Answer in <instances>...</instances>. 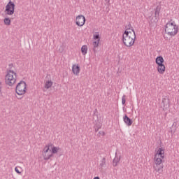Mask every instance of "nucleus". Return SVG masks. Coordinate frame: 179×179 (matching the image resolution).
<instances>
[{
  "mask_svg": "<svg viewBox=\"0 0 179 179\" xmlns=\"http://www.w3.org/2000/svg\"><path fill=\"white\" fill-rule=\"evenodd\" d=\"M157 71H158L159 73H160L161 75H163V73H164V72H166V66H164V64L158 65Z\"/></svg>",
  "mask_w": 179,
  "mask_h": 179,
  "instance_id": "12",
  "label": "nucleus"
},
{
  "mask_svg": "<svg viewBox=\"0 0 179 179\" xmlns=\"http://www.w3.org/2000/svg\"><path fill=\"white\" fill-rule=\"evenodd\" d=\"M43 157L44 160H50L51 157H54V155H52V152H51L50 150L43 149Z\"/></svg>",
  "mask_w": 179,
  "mask_h": 179,
  "instance_id": "8",
  "label": "nucleus"
},
{
  "mask_svg": "<svg viewBox=\"0 0 179 179\" xmlns=\"http://www.w3.org/2000/svg\"><path fill=\"white\" fill-rule=\"evenodd\" d=\"M120 160H121V158L118 157H115L113 161V166L115 167H116L117 164H118V163H120Z\"/></svg>",
  "mask_w": 179,
  "mask_h": 179,
  "instance_id": "21",
  "label": "nucleus"
},
{
  "mask_svg": "<svg viewBox=\"0 0 179 179\" xmlns=\"http://www.w3.org/2000/svg\"><path fill=\"white\" fill-rule=\"evenodd\" d=\"M127 29H134L133 27L131 28V24H129L127 27H126V30Z\"/></svg>",
  "mask_w": 179,
  "mask_h": 179,
  "instance_id": "29",
  "label": "nucleus"
},
{
  "mask_svg": "<svg viewBox=\"0 0 179 179\" xmlns=\"http://www.w3.org/2000/svg\"><path fill=\"white\" fill-rule=\"evenodd\" d=\"M127 96L125 95H123L122 97V104H125L126 101H127Z\"/></svg>",
  "mask_w": 179,
  "mask_h": 179,
  "instance_id": "25",
  "label": "nucleus"
},
{
  "mask_svg": "<svg viewBox=\"0 0 179 179\" xmlns=\"http://www.w3.org/2000/svg\"><path fill=\"white\" fill-rule=\"evenodd\" d=\"M159 16H160V7L157 6L155 12V19L153 20V23H155V24L159 22Z\"/></svg>",
  "mask_w": 179,
  "mask_h": 179,
  "instance_id": "9",
  "label": "nucleus"
},
{
  "mask_svg": "<svg viewBox=\"0 0 179 179\" xmlns=\"http://www.w3.org/2000/svg\"><path fill=\"white\" fill-rule=\"evenodd\" d=\"M15 171L17 172V174H21V171H19V169H17V167L15 168Z\"/></svg>",
  "mask_w": 179,
  "mask_h": 179,
  "instance_id": "27",
  "label": "nucleus"
},
{
  "mask_svg": "<svg viewBox=\"0 0 179 179\" xmlns=\"http://www.w3.org/2000/svg\"><path fill=\"white\" fill-rule=\"evenodd\" d=\"M53 83H52V81L51 80L46 81V83H45V89H50V87L52 86Z\"/></svg>",
  "mask_w": 179,
  "mask_h": 179,
  "instance_id": "18",
  "label": "nucleus"
},
{
  "mask_svg": "<svg viewBox=\"0 0 179 179\" xmlns=\"http://www.w3.org/2000/svg\"><path fill=\"white\" fill-rule=\"evenodd\" d=\"M6 15H8L9 16H11V15H13L15 13V3L13 1H10L7 5L6 6L5 9Z\"/></svg>",
  "mask_w": 179,
  "mask_h": 179,
  "instance_id": "5",
  "label": "nucleus"
},
{
  "mask_svg": "<svg viewBox=\"0 0 179 179\" xmlns=\"http://www.w3.org/2000/svg\"><path fill=\"white\" fill-rule=\"evenodd\" d=\"M155 164L154 165H162V163L163 162V160L162 159V158H160V157H156V155H155Z\"/></svg>",
  "mask_w": 179,
  "mask_h": 179,
  "instance_id": "16",
  "label": "nucleus"
},
{
  "mask_svg": "<svg viewBox=\"0 0 179 179\" xmlns=\"http://www.w3.org/2000/svg\"><path fill=\"white\" fill-rule=\"evenodd\" d=\"M155 62H156L157 66L162 65L164 63V59L163 58L162 56H158L155 59Z\"/></svg>",
  "mask_w": 179,
  "mask_h": 179,
  "instance_id": "13",
  "label": "nucleus"
},
{
  "mask_svg": "<svg viewBox=\"0 0 179 179\" xmlns=\"http://www.w3.org/2000/svg\"><path fill=\"white\" fill-rule=\"evenodd\" d=\"M99 129H100V127L95 128V132H98Z\"/></svg>",
  "mask_w": 179,
  "mask_h": 179,
  "instance_id": "31",
  "label": "nucleus"
},
{
  "mask_svg": "<svg viewBox=\"0 0 179 179\" xmlns=\"http://www.w3.org/2000/svg\"><path fill=\"white\" fill-rule=\"evenodd\" d=\"M103 167H106V159L104 157L101 159V163L99 166V169H101V170H102Z\"/></svg>",
  "mask_w": 179,
  "mask_h": 179,
  "instance_id": "19",
  "label": "nucleus"
},
{
  "mask_svg": "<svg viewBox=\"0 0 179 179\" xmlns=\"http://www.w3.org/2000/svg\"><path fill=\"white\" fill-rule=\"evenodd\" d=\"M99 135H101L102 136H104L106 135V133L102 131H99Z\"/></svg>",
  "mask_w": 179,
  "mask_h": 179,
  "instance_id": "28",
  "label": "nucleus"
},
{
  "mask_svg": "<svg viewBox=\"0 0 179 179\" xmlns=\"http://www.w3.org/2000/svg\"><path fill=\"white\" fill-rule=\"evenodd\" d=\"M165 33L168 34V36L173 37L178 33V27L173 22H169L165 26Z\"/></svg>",
  "mask_w": 179,
  "mask_h": 179,
  "instance_id": "2",
  "label": "nucleus"
},
{
  "mask_svg": "<svg viewBox=\"0 0 179 179\" xmlns=\"http://www.w3.org/2000/svg\"><path fill=\"white\" fill-rule=\"evenodd\" d=\"M16 73L13 70L7 71V73L5 76L6 85L8 86H13L16 83Z\"/></svg>",
  "mask_w": 179,
  "mask_h": 179,
  "instance_id": "3",
  "label": "nucleus"
},
{
  "mask_svg": "<svg viewBox=\"0 0 179 179\" xmlns=\"http://www.w3.org/2000/svg\"><path fill=\"white\" fill-rule=\"evenodd\" d=\"M9 66H13V64H9Z\"/></svg>",
  "mask_w": 179,
  "mask_h": 179,
  "instance_id": "33",
  "label": "nucleus"
},
{
  "mask_svg": "<svg viewBox=\"0 0 179 179\" xmlns=\"http://www.w3.org/2000/svg\"><path fill=\"white\" fill-rule=\"evenodd\" d=\"M99 43H100V41H94L93 42L94 48H96V47H99Z\"/></svg>",
  "mask_w": 179,
  "mask_h": 179,
  "instance_id": "26",
  "label": "nucleus"
},
{
  "mask_svg": "<svg viewBox=\"0 0 179 179\" xmlns=\"http://www.w3.org/2000/svg\"><path fill=\"white\" fill-rule=\"evenodd\" d=\"M155 156L164 159V149H163V148H159Z\"/></svg>",
  "mask_w": 179,
  "mask_h": 179,
  "instance_id": "10",
  "label": "nucleus"
},
{
  "mask_svg": "<svg viewBox=\"0 0 179 179\" xmlns=\"http://www.w3.org/2000/svg\"><path fill=\"white\" fill-rule=\"evenodd\" d=\"M59 150H61V148L53 146L52 148V151L51 152H52V155H55V154L58 153Z\"/></svg>",
  "mask_w": 179,
  "mask_h": 179,
  "instance_id": "20",
  "label": "nucleus"
},
{
  "mask_svg": "<svg viewBox=\"0 0 179 179\" xmlns=\"http://www.w3.org/2000/svg\"><path fill=\"white\" fill-rule=\"evenodd\" d=\"M27 85L24 81H20L15 87V92L18 96H23L26 93Z\"/></svg>",
  "mask_w": 179,
  "mask_h": 179,
  "instance_id": "4",
  "label": "nucleus"
},
{
  "mask_svg": "<svg viewBox=\"0 0 179 179\" xmlns=\"http://www.w3.org/2000/svg\"><path fill=\"white\" fill-rule=\"evenodd\" d=\"M153 169L157 173H163V165H153Z\"/></svg>",
  "mask_w": 179,
  "mask_h": 179,
  "instance_id": "15",
  "label": "nucleus"
},
{
  "mask_svg": "<svg viewBox=\"0 0 179 179\" xmlns=\"http://www.w3.org/2000/svg\"><path fill=\"white\" fill-rule=\"evenodd\" d=\"M162 106L163 107V110H168V108H170V100L169 99V96H162Z\"/></svg>",
  "mask_w": 179,
  "mask_h": 179,
  "instance_id": "7",
  "label": "nucleus"
},
{
  "mask_svg": "<svg viewBox=\"0 0 179 179\" xmlns=\"http://www.w3.org/2000/svg\"><path fill=\"white\" fill-rule=\"evenodd\" d=\"M93 179H100L99 176L94 177Z\"/></svg>",
  "mask_w": 179,
  "mask_h": 179,
  "instance_id": "32",
  "label": "nucleus"
},
{
  "mask_svg": "<svg viewBox=\"0 0 179 179\" xmlns=\"http://www.w3.org/2000/svg\"><path fill=\"white\" fill-rule=\"evenodd\" d=\"M0 93H2V83L0 81Z\"/></svg>",
  "mask_w": 179,
  "mask_h": 179,
  "instance_id": "30",
  "label": "nucleus"
},
{
  "mask_svg": "<svg viewBox=\"0 0 179 179\" xmlns=\"http://www.w3.org/2000/svg\"><path fill=\"white\" fill-rule=\"evenodd\" d=\"M81 52L83 55H86L87 54V45H84L81 48Z\"/></svg>",
  "mask_w": 179,
  "mask_h": 179,
  "instance_id": "17",
  "label": "nucleus"
},
{
  "mask_svg": "<svg viewBox=\"0 0 179 179\" xmlns=\"http://www.w3.org/2000/svg\"><path fill=\"white\" fill-rule=\"evenodd\" d=\"M94 39L100 41V34H99V32H95L94 34Z\"/></svg>",
  "mask_w": 179,
  "mask_h": 179,
  "instance_id": "23",
  "label": "nucleus"
},
{
  "mask_svg": "<svg viewBox=\"0 0 179 179\" xmlns=\"http://www.w3.org/2000/svg\"><path fill=\"white\" fill-rule=\"evenodd\" d=\"M124 122L128 125V127H131L132 125L133 121L129 118L127 115H125L123 118Z\"/></svg>",
  "mask_w": 179,
  "mask_h": 179,
  "instance_id": "14",
  "label": "nucleus"
},
{
  "mask_svg": "<svg viewBox=\"0 0 179 179\" xmlns=\"http://www.w3.org/2000/svg\"><path fill=\"white\" fill-rule=\"evenodd\" d=\"M3 22H4V24H6V26H10V18L9 17L4 18Z\"/></svg>",
  "mask_w": 179,
  "mask_h": 179,
  "instance_id": "22",
  "label": "nucleus"
},
{
  "mask_svg": "<svg viewBox=\"0 0 179 179\" xmlns=\"http://www.w3.org/2000/svg\"><path fill=\"white\" fill-rule=\"evenodd\" d=\"M85 22H86V18L83 15H80L76 17V24H77V26L82 27V26H84Z\"/></svg>",
  "mask_w": 179,
  "mask_h": 179,
  "instance_id": "6",
  "label": "nucleus"
},
{
  "mask_svg": "<svg viewBox=\"0 0 179 179\" xmlns=\"http://www.w3.org/2000/svg\"><path fill=\"white\" fill-rule=\"evenodd\" d=\"M122 40L126 47H132L136 40V34L134 29L127 28L122 34Z\"/></svg>",
  "mask_w": 179,
  "mask_h": 179,
  "instance_id": "1",
  "label": "nucleus"
},
{
  "mask_svg": "<svg viewBox=\"0 0 179 179\" xmlns=\"http://www.w3.org/2000/svg\"><path fill=\"white\" fill-rule=\"evenodd\" d=\"M72 71L74 75L78 76L79 75V72H80V66H79V64H73L72 67Z\"/></svg>",
  "mask_w": 179,
  "mask_h": 179,
  "instance_id": "11",
  "label": "nucleus"
},
{
  "mask_svg": "<svg viewBox=\"0 0 179 179\" xmlns=\"http://www.w3.org/2000/svg\"><path fill=\"white\" fill-rule=\"evenodd\" d=\"M53 144L52 143H49L48 145H46L44 148V149H48L50 150V148H52Z\"/></svg>",
  "mask_w": 179,
  "mask_h": 179,
  "instance_id": "24",
  "label": "nucleus"
}]
</instances>
